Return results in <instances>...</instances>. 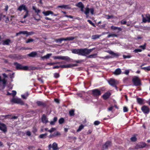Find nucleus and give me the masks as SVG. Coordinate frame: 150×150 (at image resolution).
Here are the masks:
<instances>
[{
	"mask_svg": "<svg viewBox=\"0 0 150 150\" xmlns=\"http://www.w3.org/2000/svg\"><path fill=\"white\" fill-rule=\"evenodd\" d=\"M35 34V33L33 31H31L30 32H28L27 31V33L26 36L28 37L29 35H32Z\"/></svg>",
	"mask_w": 150,
	"mask_h": 150,
	"instance_id": "nucleus-42",
	"label": "nucleus"
},
{
	"mask_svg": "<svg viewBox=\"0 0 150 150\" xmlns=\"http://www.w3.org/2000/svg\"><path fill=\"white\" fill-rule=\"evenodd\" d=\"M12 95L13 97H14L16 94V91L14 90L12 91Z\"/></svg>",
	"mask_w": 150,
	"mask_h": 150,
	"instance_id": "nucleus-59",
	"label": "nucleus"
},
{
	"mask_svg": "<svg viewBox=\"0 0 150 150\" xmlns=\"http://www.w3.org/2000/svg\"><path fill=\"white\" fill-rule=\"evenodd\" d=\"M18 10L20 11L24 10L25 11H28L27 7L24 4H22L20 5L18 8Z\"/></svg>",
	"mask_w": 150,
	"mask_h": 150,
	"instance_id": "nucleus-16",
	"label": "nucleus"
},
{
	"mask_svg": "<svg viewBox=\"0 0 150 150\" xmlns=\"http://www.w3.org/2000/svg\"><path fill=\"white\" fill-rule=\"evenodd\" d=\"M123 112H126L128 111V108L127 107H124L123 108Z\"/></svg>",
	"mask_w": 150,
	"mask_h": 150,
	"instance_id": "nucleus-58",
	"label": "nucleus"
},
{
	"mask_svg": "<svg viewBox=\"0 0 150 150\" xmlns=\"http://www.w3.org/2000/svg\"><path fill=\"white\" fill-rule=\"evenodd\" d=\"M11 102L14 103L19 104L21 105L25 104L24 102L21 99L14 97L11 100Z\"/></svg>",
	"mask_w": 150,
	"mask_h": 150,
	"instance_id": "nucleus-7",
	"label": "nucleus"
},
{
	"mask_svg": "<svg viewBox=\"0 0 150 150\" xmlns=\"http://www.w3.org/2000/svg\"><path fill=\"white\" fill-rule=\"evenodd\" d=\"M60 68H70L72 67V65L70 64L66 65H60Z\"/></svg>",
	"mask_w": 150,
	"mask_h": 150,
	"instance_id": "nucleus-25",
	"label": "nucleus"
},
{
	"mask_svg": "<svg viewBox=\"0 0 150 150\" xmlns=\"http://www.w3.org/2000/svg\"><path fill=\"white\" fill-rule=\"evenodd\" d=\"M52 148L53 150H58L59 148L56 142H54L52 145Z\"/></svg>",
	"mask_w": 150,
	"mask_h": 150,
	"instance_id": "nucleus-23",
	"label": "nucleus"
},
{
	"mask_svg": "<svg viewBox=\"0 0 150 150\" xmlns=\"http://www.w3.org/2000/svg\"><path fill=\"white\" fill-rule=\"evenodd\" d=\"M142 69H143L145 70L150 71V66L147 67H142Z\"/></svg>",
	"mask_w": 150,
	"mask_h": 150,
	"instance_id": "nucleus-43",
	"label": "nucleus"
},
{
	"mask_svg": "<svg viewBox=\"0 0 150 150\" xmlns=\"http://www.w3.org/2000/svg\"><path fill=\"white\" fill-rule=\"evenodd\" d=\"M75 38V37H69L65 38H62L59 39H56L55 40V41L57 43L59 42L60 43H61L62 41L63 40H74Z\"/></svg>",
	"mask_w": 150,
	"mask_h": 150,
	"instance_id": "nucleus-6",
	"label": "nucleus"
},
{
	"mask_svg": "<svg viewBox=\"0 0 150 150\" xmlns=\"http://www.w3.org/2000/svg\"><path fill=\"white\" fill-rule=\"evenodd\" d=\"M13 64L16 67V68L17 70L27 71L29 69L28 66H23L17 62H15Z\"/></svg>",
	"mask_w": 150,
	"mask_h": 150,
	"instance_id": "nucleus-2",
	"label": "nucleus"
},
{
	"mask_svg": "<svg viewBox=\"0 0 150 150\" xmlns=\"http://www.w3.org/2000/svg\"><path fill=\"white\" fill-rule=\"evenodd\" d=\"M137 103L140 105H142L144 103V99L141 98H137Z\"/></svg>",
	"mask_w": 150,
	"mask_h": 150,
	"instance_id": "nucleus-19",
	"label": "nucleus"
},
{
	"mask_svg": "<svg viewBox=\"0 0 150 150\" xmlns=\"http://www.w3.org/2000/svg\"><path fill=\"white\" fill-rule=\"evenodd\" d=\"M33 9L35 11L36 13H37V14L40 11V10L37 9L35 6H33Z\"/></svg>",
	"mask_w": 150,
	"mask_h": 150,
	"instance_id": "nucleus-40",
	"label": "nucleus"
},
{
	"mask_svg": "<svg viewBox=\"0 0 150 150\" xmlns=\"http://www.w3.org/2000/svg\"><path fill=\"white\" fill-rule=\"evenodd\" d=\"M76 6L80 8L84 6L83 4L81 2H79L76 5Z\"/></svg>",
	"mask_w": 150,
	"mask_h": 150,
	"instance_id": "nucleus-35",
	"label": "nucleus"
},
{
	"mask_svg": "<svg viewBox=\"0 0 150 150\" xmlns=\"http://www.w3.org/2000/svg\"><path fill=\"white\" fill-rule=\"evenodd\" d=\"M36 103L37 105L38 106L45 107L47 106V104L45 103L40 101H37Z\"/></svg>",
	"mask_w": 150,
	"mask_h": 150,
	"instance_id": "nucleus-17",
	"label": "nucleus"
},
{
	"mask_svg": "<svg viewBox=\"0 0 150 150\" xmlns=\"http://www.w3.org/2000/svg\"><path fill=\"white\" fill-rule=\"evenodd\" d=\"M79 50L80 49H73L72 50V53L77 54L79 55Z\"/></svg>",
	"mask_w": 150,
	"mask_h": 150,
	"instance_id": "nucleus-29",
	"label": "nucleus"
},
{
	"mask_svg": "<svg viewBox=\"0 0 150 150\" xmlns=\"http://www.w3.org/2000/svg\"><path fill=\"white\" fill-rule=\"evenodd\" d=\"M54 77L55 78H57L60 77V75L58 73H55L54 74Z\"/></svg>",
	"mask_w": 150,
	"mask_h": 150,
	"instance_id": "nucleus-45",
	"label": "nucleus"
},
{
	"mask_svg": "<svg viewBox=\"0 0 150 150\" xmlns=\"http://www.w3.org/2000/svg\"><path fill=\"white\" fill-rule=\"evenodd\" d=\"M57 117H54L53 119V120L51 121L50 122V124L52 125H54L57 121Z\"/></svg>",
	"mask_w": 150,
	"mask_h": 150,
	"instance_id": "nucleus-28",
	"label": "nucleus"
},
{
	"mask_svg": "<svg viewBox=\"0 0 150 150\" xmlns=\"http://www.w3.org/2000/svg\"><path fill=\"white\" fill-rule=\"evenodd\" d=\"M120 23L121 24L125 25L126 24L127 22L126 21H124L123 20H122L121 21Z\"/></svg>",
	"mask_w": 150,
	"mask_h": 150,
	"instance_id": "nucleus-61",
	"label": "nucleus"
},
{
	"mask_svg": "<svg viewBox=\"0 0 150 150\" xmlns=\"http://www.w3.org/2000/svg\"><path fill=\"white\" fill-rule=\"evenodd\" d=\"M112 145V142L109 141H107L105 144L103 145V149H107L109 147L111 146Z\"/></svg>",
	"mask_w": 150,
	"mask_h": 150,
	"instance_id": "nucleus-13",
	"label": "nucleus"
},
{
	"mask_svg": "<svg viewBox=\"0 0 150 150\" xmlns=\"http://www.w3.org/2000/svg\"><path fill=\"white\" fill-rule=\"evenodd\" d=\"M37 129L35 127H33V131H32L34 133H36L37 132Z\"/></svg>",
	"mask_w": 150,
	"mask_h": 150,
	"instance_id": "nucleus-54",
	"label": "nucleus"
},
{
	"mask_svg": "<svg viewBox=\"0 0 150 150\" xmlns=\"http://www.w3.org/2000/svg\"><path fill=\"white\" fill-rule=\"evenodd\" d=\"M111 95V93L109 92H107L105 93L102 96V98L105 100H106Z\"/></svg>",
	"mask_w": 150,
	"mask_h": 150,
	"instance_id": "nucleus-18",
	"label": "nucleus"
},
{
	"mask_svg": "<svg viewBox=\"0 0 150 150\" xmlns=\"http://www.w3.org/2000/svg\"><path fill=\"white\" fill-rule=\"evenodd\" d=\"M52 55V53H49L44 56L42 57L41 58L42 59H47L50 58V57Z\"/></svg>",
	"mask_w": 150,
	"mask_h": 150,
	"instance_id": "nucleus-27",
	"label": "nucleus"
},
{
	"mask_svg": "<svg viewBox=\"0 0 150 150\" xmlns=\"http://www.w3.org/2000/svg\"><path fill=\"white\" fill-rule=\"evenodd\" d=\"M93 50V48L91 49H88L87 48L80 49L79 55L86 56L89 54Z\"/></svg>",
	"mask_w": 150,
	"mask_h": 150,
	"instance_id": "nucleus-1",
	"label": "nucleus"
},
{
	"mask_svg": "<svg viewBox=\"0 0 150 150\" xmlns=\"http://www.w3.org/2000/svg\"><path fill=\"white\" fill-rule=\"evenodd\" d=\"M141 110L145 114H148L150 112V109L147 106L143 105L141 108Z\"/></svg>",
	"mask_w": 150,
	"mask_h": 150,
	"instance_id": "nucleus-11",
	"label": "nucleus"
},
{
	"mask_svg": "<svg viewBox=\"0 0 150 150\" xmlns=\"http://www.w3.org/2000/svg\"><path fill=\"white\" fill-rule=\"evenodd\" d=\"M27 33V31H20L19 32L17 33L16 35L17 36L21 34H26Z\"/></svg>",
	"mask_w": 150,
	"mask_h": 150,
	"instance_id": "nucleus-37",
	"label": "nucleus"
},
{
	"mask_svg": "<svg viewBox=\"0 0 150 150\" xmlns=\"http://www.w3.org/2000/svg\"><path fill=\"white\" fill-rule=\"evenodd\" d=\"M122 71L119 68L117 69L114 72L113 74L116 75H118L121 74Z\"/></svg>",
	"mask_w": 150,
	"mask_h": 150,
	"instance_id": "nucleus-20",
	"label": "nucleus"
},
{
	"mask_svg": "<svg viewBox=\"0 0 150 150\" xmlns=\"http://www.w3.org/2000/svg\"><path fill=\"white\" fill-rule=\"evenodd\" d=\"M117 35L116 34H110L107 36V38H109L110 37H117Z\"/></svg>",
	"mask_w": 150,
	"mask_h": 150,
	"instance_id": "nucleus-47",
	"label": "nucleus"
},
{
	"mask_svg": "<svg viewBox=\"0 0 150 150\" xmlns=\"http://www.w3.org/2000/svg\"><path fill=\"white\" fill-rule=\"evenodd\" d=\"M106 16H107L106 18L107 19H109L110 18H113V16H110L109 15H106Z\"/></svg>",
	"mask_w": 150,
	"mask_h": 150,
	"instance_id": "nucleus-60",
	"label": "nucleus"
},
{
	"mask_svg": "<svg viewBox=\"0 0 150 150\" xmlns=\"http://www.w3.org/2000/svg\"><path fill=\"white\" fill-rule=\"evenodd\" d=\"M111 28L113 30H115L117 29L118 30V33H119V32L121 31L122 30V28L120 27H115L113 25H112L111 27Z\"/></svg>",
	"mask_w": 150,
	"mask_h": 150,
	"instance_id": "nucleus-26",
	"label": "nucleus"
},
{
	"mask_svg": "<svg viewBox=\"0 0 150 150\" xmlns=\"http://www.w3.org/2000/svg\"><path fill=\"white\" fill-rule=\"evenodd\" d=\"M101 36V35H93L92 36V39L95 40L99 38Z\"/></svg>",
	"mask_w": 150,
	"mask_h": 150,
	"instance_id": "nucleus-32",
	"label": "nucleus"
},
{
	"mask_svg": "<svg viewBox=\"0 0 150 150\" xmlns=\"http://www.w3.org/2000/svg\"><path fill=\"white\" fill-rule=\"evenodd\" d=\"M108 82L110 86L113 87H115V89L117 90V87L116 86L117 83H116V80L115 79H111L108 81Z\"/></svg>",
	"mask_w": 150,
	"mask_h": 150,
	"instance_id": "nucleus-10",
	"label": "nucleus"
},
{
	"mask_svg": "<svg viewBox=\"0 0 150 150\" xmlns=\"http://www.w3.org/2000/svg\"><path fill=\"white\" fill-rule=\"evenodd\" d=\"M59 62H57V63H54V62H50V63H48L47 64V65H52L54 64H59Z\"/></svg>",
	"mask_w": 150,
	"mask_h": 150,
	"instance_id": "nucleus-51",
	"label": "nucleus"
},
{
	"mask_svg": "<svg viewBox=\"0 0 150 150\" xmlns=\"http://www.w3.org/2000/svg\"><path fill=\"white\" fill-rule=\"evenodd\" d=\"M0 130L5 133L7 131V127L6 125L3 123H0Z\"/></svg>",
	"mask_w": 150,
	"mask_h": 150,
	"instance_id": "nucleus-12",
	"label": "nucleus"
},
{
	"mask_svg": "<svg viewBox=\"0 0 150 150\" xmlns=\"http://www.w3.org/2000/svg\"><path fill=\"white\" fill-rule=\"evenodd\" d=\"M1 81L2 82L4 87L6 83V81L5 79H4L2 80Z\"/></svg>",
	"mask_w": 150,
	"mask_h": 150,
	"instance_id": "nucleus-49",
	"label": "nucleus"
},
{
	"mask_svg": "<svg viewBox=\"0 0 150 150\" xmlns=\"http://www.w3.org/2000/svg\"><path fill=\"white\" fill-rule=\"evenodd\" d=\"M100 123V122L98 121H96L94 122V125H97Z\"/></svg>",
	"mask_w": 150,
	"mask_h": 150,
	"instance_id": "nucleus-55",
	"label": "nucleus"
},
{
	"mask_svg": "<svg viewBox=\"0 0 150 150\" xmlns=\"http://www.w3.org/2000/svg\"><path fill=\"white\" fill-rule=\"evenodd\" d=\"M91 91V95L96 98H98L101 94L100 91L97 88L92 90Z\"/></svg>",
	"mask_w": 150,
	"mask_h": 150,
	"instance_id": "nucleus-4",
	"label": "nucleus"
},
{
	"mask_svg": "<svg viewBox=\"0 0 150 150\" xmlns=\"http://www.w3.org/2000/svg\"><path fill=\"white\" fill-rule=\"evenodd\" d=\"M47 135V133H45L44 134H40L39 136V137L40 138L42 139H45L46 138V136Z\"/></svg>",
	"mask_w": 150,
	"mask_h": 150,
	"instance_id": "nucleus-33",
	"label": "nucleus"
},
{
	"mask_svg": "<svg viewBox=\"0 0 150 150\" xmlns=\"http://www.w3.org/2000/svg\"><path fill=\"white\" fill-rule=\"evenodd\" d=\"M146 46V44L145 43L144 45L140 46L139 47L142 48L143 50H144L145 49Z\"/></svg>",
	"mask_w": 150,
	"mask_h": 150,
	"instance_id": "nucleus-50",
	"label": "nucleus"
},
{
	"mask_svg": "<svg viewBox=\"0 0 150 150\" xmlns=\"http://www.w3.org/2000/svg\"><path fill=\"white\" fill-rule=\"evenodd\" d=\"M129 78L128 77L124 78L123 79V81L124 83H128L129 82Z\"/></svg>",
	"mask_w": 150,
	"mask_h": 150,
	"instance_id": "nucleus-41",
	"label": "nucleus"
},
{
	"mask_svg": "<svg viewBox=\"0 0 150 150\" xmlns=\"http://www.w3.org/2000/svg\"><path fill=\"white\" fill-rule=\"evenodd\" d=\"M41 120L43 124H46L49 122L48 119L46 115L43 114L41 117Z\"/></svg>",
	"mask_w": 150,
	"mask_h": 150,
	"instance_id": "nucleus-15",
	"label": "nucleus"
},
{
	"mask_svg": "<svg viewBox=\"0 0 150 150\" xmlns=\"http://www.w3.org/2000/svg\"><path fill=\"white\" fill-rule=\"evenodd\" d=\"M97 54L96 53L93 54H91L87 57V58H94L96 57Z\"/></svg>",
	"mask_w": 150,
	"mask_h": 150,
	"instance_id": "nucleus-31",
	"label": "nucleus"
},
{
	"mask_svg": "<svg viewBox=\"0 0 150 150\" xmlns=\"http://www.w3.org/2000/svg\"><path fill=\"white\" fill-rule=\"evenodd\" d=\"M11 42V40L9 39H7L3 41L2 44L3 45H8L10 44V43Z\"/></svg>",
	"mask_w": 150,
	"mask_h": 150,
	"instance_id": "nucleus-22",
	"label": "nucleus"
},
{
	"mask_svg": "<svg viewBox=\"0 0 150 150\" xmlns=\"http://www.w3.org/2000/svg\"><path fill=\"white\" fill-rule=\"evenodd\" d=\"M25 12H26V14L23 17V18H25L28 16L29 13L28 11H27Z\"/></svg>",
	"mask_w": 150,
	"mask_h": 150,
	"instance_id": "nucleus-56",
	"label": "nucleus"
},
{
	"mask_svg": "<svg viewBox=\"0 0 150 150\" xmlns=\"http://www.w3.org/2000/svg\"><path fill=\"white\" fill-rule=\"evenodd\" d=\"M108 52L110 54L112 55L114 57H118L119 56L118 54L114 53L112 51H109Z\"/></svg>",
	"mask_w": 150,
	"mask_h": 150,
	"instance_id": "nucleus-30",
	"label": "nucleus"
},
{
	"mask_svg": "<svg viewBox=\"0 0 150 150\" xmlns=\"http://www.w3.org/2000/svg\"><path fill=\"white\" fill-rule=\"evenodd\" d=\"M56 130L55 128L52 127L50 129L48 130V131L50 133H52Z\"/></svg>",
	"mask_w": 150,
	"mask_h": 150,
	"instance_id": "nucleus-53",
	"label": "nucleus"
},
{
	"mask_svg": "<svg viewBox=\"0 0 150 150\" xmlns=\"http://www.w3.org/2000/svg\"><path fill=\"white\" fill-rule=\"evenodd\" d=\"M123 57L124 59H126V58H129L131 57V56L130 55H123Z\"/></svg>",
	"mask_w": 150,
	"mask_h": 150,
	"instance_id": "nucleus-57",
	"label": "nucleus"
},
{
	"mask_svg": "<svg viewBox=\"0 0 150 150\" xmlns=\"http://www.w3.org/2000/svg\"><path fill=\"white\" fill-rule=\"evenodd\" d=\"M88 5H87L86 7L85 8V10L84 11V13L86 15V17L88 18V14L90 11V12L92 15L94 14V8L93 7L89 8H88Z\"/></svg>",
	"mask_w": 150,
	"mask_h": 150,
	"instance_id": "nucleus-5",
	"label": "nucleus"
},
{
	"mask_svg": "<svg viewBox=\"0 0 150 150\" xmlns=\"http://www.w3.org/2000/svg\"><path fill=\"white\" fill-rule=\"evenodd\" d=\"M147 146L146 144L144 142L140 143L139 144H137L135 147V149H138L144 148Z\"/></svg>",
	"mask_w": 150,
	"mask_h": 150,
	"instance_id": "nucleus-14",
	"label": "nucleus"
},
{
	"mask_svg": "<svg viewBox=\"0 0 150 150\" xmlns=\"http://www.w3.org/2000/svg\"><path fill=\"white\" fill-rule=\"evenodd\" d=\"M69 114L70 116H72L74 115V110H71L69 111Z\"/></svg>",
	"mask_w": 150,
	"mask_h": 150,
	"instance_id": "nucleus-39",
	"label": "nucleus"
},
{
	"mask_svg": "<svg viewBox=\"0 0 150 150\" xmlns=\"http://www.w3.org/2000/svg\"><path fill=\"white\" fill-rule=\"evenodd\" d=\"M42 13L45 16H47L50 14H54L53 12L51 11H44L42 12Z\"/></svg>",
	"mask_w": 150,
	"mask_h": 150,
	"instance_id": "nucleus-21",
	"label": "nucleus"
},
{
	"mask_svg": "<svg viewBox=\"0 0 150 150\" xmlns=\"http://www.w3.org/2000/svg\"><path fill=\"white\" fill-rule=\"evenodd\" d=\"M64 118L61 117L59 120V124H62L64 122Z\"/></svg>",
	"mask_w": 150,
	"mask_h": 150,
	"instance_id": "nucleus-44",
	"label": "nucleus"
},
{
	"mask_svg": "<svg viewBox=\"0 0 150 150\" xmlns=\"http://www.w3.org/2000/svg\"><path fill=\"white\" fill-rule=\"evenodd\" d=\"M53 58L55 59H60L62 60H64L67 62H69L70 61V59L69 57L68 56H53Z\"/></svg>",
	"mask_w": 150,
	"mask_h": 150,
	"instance_id": "nucleus-8",
	"label": "nucleus"
},
{
	"mask_svg": "<svg viewBox=\"0 0 150 150\" xmlns=\"http://www.w3.org/2000/svg\"><path fill=\"white\" fill-rule=\"evenodd\" d=\"M137 136V134L134 135V136L132 137L130 139L131 141L133 142H135L137 140V138L136 137V136Z\"/></svg>",
	"mask_w": 150,
	"mask_h": 150,
	"instance_id": "nucleus-34",
	"label": "nucleus"
},
{
	"mask_svg": "<svg viewBox=\"0 0 150 150\" xmlns=\"http://www.w3.org/2000/svg\"><path fill=\"white\" fill-rule=\"evenodd\" d=\"M64 16L66 17L69 18H73V16L71 15H66Z\"/></svg>",
	"mask_w": 150,
	"mask_h": 150,
	"instance_id": "nucleus-62",
	"label": "nucleus"
},
{
	"mask_svg": "<svg viewBox=\"0 0 150 150\" xmlns=\"http://www.w3.org/2000/svg\"><path fill=\"white\" fill-rule=\"evenodd\" d=\"M87 21L91 25L93 26L94 27H95L96 26L94 24V23L92 22L90 20H87Z\"/></svg>",
	"mask_w": 150,
	"mask_h": 150,
	"instance_id": "nucleus-48",
	"label": "nucleus"
},
{
	"mask_svg": "<svg viewBox=\"0 0 150 150\" xmlns=\"http://www.w3.org/2000/svg\"><path fill=\"white\" fill-rule=\"evenodd\" d=\"M142 22L144 23H146L147 22L150 23V14L149 13H147L145 15V17H144V15L142 14Z\"/></svg>",
	"mask_w": 150,
	"mask_h": 150,
	"instance_id": "nucleus-9",
	"label": "nucleus"
},
{
	"mask_svg": "<svg viewBox=\"0 0 150 150\" xmlns=\"http://www.w3.org/2000/svg\"><path fill=\"white\" fill-rule=\"evenodd\" d=\"M37 55V52H32L28 54V56L30 57H35Z\"/></svg>",
	"mask_w": 150,
	"mask_h": 150,
	"instance_id": "nucleus-24",
	"label": "nucleus"
},
{
	"mask_svg": "<svg viewBox=\"0 0 150 150\" xmlns=\"http://www.w3.org/2000/svg\"><path fill=\"white\" fill-rule=\"evenodd\" d=\"M134 85L136 86H138L141 85V80L140 78L137 76H134L132 79Z\"/></svg>",
	"mask_w": 150,
	"mask_h": 150,
	"instance_id": "nucleus-3",
	"label": "nucleus"
},
{
	"mask_svg": "<svg viewBox=\"0 0 150 150\" xmlns=\"http://www.w3.org/2000/svg\"><path fill=\"white\" fill-rule=\"evenodd\" d=\"M34 40L32 38L28 39L27 40H26V42L27 43H29L34 41Z\"/></svg>",
	"mask_w": 150,
	"mask_h": 150,
	"instance_id": "nucleus-46",
	"label": "nucleus"
},
{
	"mask_svg": "<svg viewBox=\"0 0 150 150\" xmlns=\"http://www.w3.org/2000/svg\"><path fill=\"white\" fill-rule=\"evenodd\" d=\"M142 50L141 49H136L134 50V52L135 53L141 52L142 51Z\"/></svg>",
	"mask_w": 150,
	"mask_h": 150,
	"instance_id": "nucleus-52",
	"label": "nucleus"
},
{
	"mask_svg": "<svg viewBox=\"0 0 150 150\" xmlns=\"http://www.w3.org/2000/svg\"><path fill=\"white\" fill-rule=\"evenodd\" d=\"M54 101L57 103H59V100L58 98L54 99Z\"/></svg>",
	"mask_w": 150,
	"mask_h": 150,
	"instance_id": "nucleus-64",
	"label": "nucleus"
},
{
	"mask_svg": "<svg viewBox=\"0 0 150 150\" xmlns=\"http://www.w3.org/2000/svg\"><path fill=\"white\" fill-rule=\"evenodd\" d=\"M60 135V133L58 132H55L53 134H52V136H53V137H54L57 136H59Z\"/></svg>",
	"mask_w": 150,
	"mask_h": 150,
	"instance_id": "nucleus-36",
	"label": "nucleus"
},
{
	"mask_svg": "<svg viewBox=\"0 0 150 150\" xmlns=\"http://www.w3.org/2000/svg\"><path fill=\"white\" fill-rule=\"evenodd\" d=\"M84 127V126L83 125L81 124L79 126V128L77 129L76 131L77 132H80L83 128Z\"/></svg>",
	"mask_w": 150,
	"mask_h": 150,
	"instance_id": "nucleus-38",
	"label": "nucleus"
},
{
	"mask_svg": "<svg viewBox=\"0 0 150 150\" xmlns=\"http://www.w3.org/2000/svg\"><path fill=\"white\" fill-rule=\"evenodd\" d=\"M26 134L28 136H30L31 135V132L29 131H27L26 132Z\"/></svg>",
	"mask_w": 150,
	"mask_h": 150,
	"instance_id": "nucleus-63",
	"label": "nucleus"
}]
</instances>
